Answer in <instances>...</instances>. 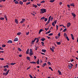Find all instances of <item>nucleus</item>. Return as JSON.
<instances>
[{
  "label": "nucleus",
  "mask_w": 78,
  "mask_h": 78,
  "mask_svg": "<svg viewBox=\"0 0 78 78\" xmlns=\"http://www.w3.org/2000/svg\"><path fill=\"white\" fill-rule=\"evenodd\" d=\"M51 18V21H52L53 20V17H51V16H50L48 18L47 22L46 23V25H48V24L50 21V19Z\"/></svg>",
  "instance_id": "nucleus-1"
},
{
  "label": "nucleus",
  "mask_w": 78,
  "mask_h": 78,
  "mask_svg": "<svg viewBox=\"0 0 78 78\" xmlns=\"http://www.w3.org/2000/svg\"><path fill=\"white\" fill-rule=\"evenodd\" d=\"M41 13H44L46 12V9H41Z\"/></svg>",
  "instance_id": "nucleus-2"
},
{
  "label": "nucleus",
  "mask_w": 78,
  "mask_h": 78,
  "mask_svg": "<svg viewBox=\"0 0 78 78\" xmlns=\"http://www.w3.org/2000/svg\"><path fill=\"white\" fill-rule=\"evenodd\" d=\"M29 55L30 56H32V55H33V50L32 49H30V52H29Z\"/></svg>",
  "instance_id": "nucleus-3"
},
{
  "label": "nucleus",
  "mask_w": 78,
  "mask_h": 78,
  "mask_svg": "<svg viewBox=\"0 0 78 78\" xmlns=\"http://www.w3.org/2000/svg\"><path fill=\"white\" fill-rule=\"evenodd\" d=\"M9 69H8V70L7 71L6 73H3V74L4 75V76H7L8 74L9 73Z\"/></svg>",
  "instance_id": "nucleus-4"
},
{
  "label": "nucleus",
  "mask_w": 78,
  "mask_h": 78,
  "mask_svg": "<svg viewBox=\"0 0 78 78\" xmlns=\"http://www.w3.org/2000/svg\"><path fill=\"white\" fill-rule=\"evenodd\" d=\"M25 19H24V18H22L21 21H20V23H23V22H25Z\"/></svg>",
  "instance_id": "nucleus-5"
},
{
  "label": "nucleus",
  "mask_w": 78,
  "mask_h": 78,
  "mask_svg": "<svg viewBox=\"0 0 78 78\" xmlns=\"http://www.w3.org/2000/svg\"><path fill=\"white\" fill-rule=\"evenodd\" d=\"M36 38H35L34 39V40H32V41H31V44H34V43L35 41H36Z\"/></svg>",
  "instance_id": "nucleus-6"
},
{
  "label": "nucleus",
  "mask_w": 78,
  "mask_h": 78,
  "mask_svg": "<svg viewBox=\"0 0 78 78\" xmlns=\"http://www.w3.org/2000/svg\"><path fill=\"white\" fill-rule=\"evenodd\" d=\"M70 25H71L70 23H68L67 24V27H70Z\"/></svg>",
  "instance_id": "nucleus-7"
},
{
  "label": "nucleus",
  "mask_w": 78,
  "mask_h": 78,
  "mask_svg": "<svg viewBox=\"0 0 78 78\" xmlns=\"http://www.w3.org/2000/svg\"><path fill=\"white\" fill-rule=\"evenodd\" d=\"M72 16H73V17H76V15L75 13H72Z\"/></svg>",
  "instance_id": "nucleus-8"
},
{
  "label": "nucleus",
  "mask_w": 78,
  "mask_h": 78,
  "mask_svg": "<svg viewBox=\"0 0 78 78\" xmlns=\"http://www.w3.org/2000/svg\"><path fill=\"white\" fill-rule=\"evenodd\" d=\"M33 7H35V8H37V5H35V4H33Z\"/></svg>",
  "instance_id": "nucleus-9"
},
{
  "label": "nucleus",
  "mask_w": 78,
  "mask_h": 78,
  "mask_svg": "<svg viewBox=\"0 0 78 78\" xmlns=\"http://www.w3.org/2000/svg\"><path fill=\"white\" fill-rule=\"evenodd\" d=\"M29 49H27V50L26 53V54H28L29 53Z\"/></svg>",
  "instance_id": "nucleus-10"
},
{
  "label": "nucleus",
  "mask_w": 78,
  "mask_h": 78,
  "mask_svg": "<svg viewBox=\"0 0 78 78\" xmlns=\"http://www.w3.org/2000/svg\"><path fill=\"white\" fill-rule=\"evenodd\" d=\"M7 43H12V40H8V41Z\"/></svg>",
  "instance_id": "nucleus-11"
},
{
  "label": "nucleus",
  "mask_w": 78,
  "mask_h": 78,
  "mask_svg": "<svg viewBox=\"0 0 78 78\" xmlns=\"http://www.w3.org/2000/svg\"><path fill=\"white\" fill-rule=\"evenodd\" d=\"M18 38H17V37H16V38H15L14 40V41H18Z\"/></svg>",
  "instance_id": "nucleus-12"
},
{
  "label": "nucleus",
  "mask_w": 78,
  "mask_h": 78,
  "mask_svg": "<svg viewBox=\"0 0 78 78\" xmlns=\"http://www.w3.org/2000/svg\"><path fill=\"white\" fill-rule=\"evenodd\" d=\"M45 40V38H42L41 39V40H42V41H43V42H44V40Z\"/></svg>",
  "instance_id": "nucleus-13"
},
{
  "label": "nucleus",
  "mask_w": 78,
  "mask_h": 78,
  "mask_svg": "<svg viewBox=\"0 0 78 78\" xmlns=\"http://www.w3.org/2000/svg\"><path fill=\"white\" fill-rule=\"evenodd\" d=\"M36 43H38V42H39V39H38V38H36Z\"/></svg>",
  "instance_id": "nucleus-14"
},
{
  "label": "nucleus",
  "mask_w": 78,
  "mask_h": 78,
  "mask_svg": "<svg viewBox=\"0 0 78 78\" xmlns=\"http://www.w3.org/2000/svg\"><path fill=\"white\" fill-rule=\"evenodd\" d=\"M46 65H47V63H43V65H42V66H43V67H44Z\"/></svg>",
  "instance_id": "nucleus-15"
},
{
  "label": "nucleus",
  "mask_w": 78,
  "mask_h": 78,
  "mask_svg": "<svg viewBox=\"0 0 78 78\" xmlns=\"http://www.w3.org/2000/svg\"><path fill=\"white\" fill-rule=\"evenodd\" d=\"M14 2H15V3H16V4H17L19 3L18 1H17V0H16Z\"/></svg>",
  "instance_id": "nucleus-16"
},
{
  "label": "nucleus",
  "mask_w": 78,
  "mask_h": 78,
  "mask_svg": "<svg viewBox=\"0 0 78 78\" xmlns=\"http://www.w3.org/2000/svg\"><path fill=\"white\" fill-rule=\"evenodd\" d=\"M61 35V33H58V39L59 38V36H60Z\"/></svg>",
  "instance_id": "nucleus-17"
},
{
  "label": "nucleus",
  "mask_w": 78,
  "mask_h": 78,
  "mask_svg": "<svg viewBox=\"0 0 78 78\" xmlns=\"http://www.w3.org/2000/svg\"><path fill=\"white\" fill-rule=\"evenodd\" d=\"M4 17L5 18L6 20H8L7 16H6V15H4Z\"/></svg>",
  "instance_id": "nucleus-18"
},
{
  "label": "nucleus",
  "mask_w": 78,
  "mask_h": 78,
  "mask_svg": "<svg viewBox=\"0 0 78 78\" xmlns=\"http://www.w3.org/2000/svg\"><path fill=\"white\" fill-rule=\"evenodd\" d=\"M30 63H32V64H36V62H30Z\"/></svg>",
  "instance_id": "nucleus-19"
},
{
  "label": "nucleus",
  "mask_w": 78,
  "mask_h": 78,
  "mask_svg": "<svg viewBox=\"0 0 78 78\" xmlns=\"http://www.w3.org/2000/svg\"><path fill=\"white\" fill-rule=\"evenodd\" d=\"M21 32H18L17 34V35H21Z\"/></svg>",
  "instance_id": "nucleus-20"
},
{
  "label": "nucleus",
  "mask_w": 78,
  "mask_h": 78,
  "mask_svg": "<svg viewBox=\"0 0 78 78\" xmlns=\"http://www.w3.org/2000/svg\"><path fill=\"white\" fill-rule=\"evenodd\" d=\"M19 3L21 5H22L23 3V2H22V1H20Z\"/></svg>",
  "instance_id": "nucleus-21"
},
{
  "label": "nucleus",
  "mask_w": 78,
  "mask_h": 78,
  "mask_svg": "<svg viewBox=\"0 0 78 78\" xmlns=\"http://www.w3.org/2000/svg\"><path fill=\"white\" fill-rule=\"evenodd\" d=\"M42 31H43V30L42 29H41V30H40L39 32V34H40V33H41V32H42Z\"/></svg>",
  "instance_id": "nucleus-22"
},
{
  "label": "nucleus",
  "mask_w": 78,
  "mask_h": 78,
  "mask_svg": "<svg viewBox=\"0 0 78 78\" xmlns=\"http://www.w3.org/2000/svg\"><path fill=\"white\" fill-rule=\"evenodd\" d=\"M15 23H18V20H17V19H15Z\"/></svg>",
  "instance_id": "nucleus-23"
},
{
  "label": "nucleus",
  "mask_w": 78,
  "mask_h": 78,
  "mask_svg": "<svg viewBox=\"0 0 78 78\" xmlns=\"http://www.w3.org/2000/svg\"><path fill=\"white\" fill-rule=\"evenodd\" d=\"M66 38L67 39V40H68V41H69V39L68 37L67 36V35L66 36Z\"/></svg>",
  "instance_id": "nucleus-24"
},
{
  "label": "nucleus",
  "mask_w": 78,
  "mask_h": 78,
  "mask_svg": "<svg viewBox=\"0 0 78 78\" xmlns=\"http://www.w3.org/2000/svg\"><path fill=\"white\" fill-rule=\"evenodd\" d=\"M58 73L59 74V75L62 74V73L61 72L60 70H58Z\"/></svg>",
  "instance_id": "nucleus-25"
},
{
  "label": "nucleus",
  "mask_w": 78,
  "mask_h": 78,
  "mask_svg": "<svg viewBox=\"0 0 78 78\" xmlns=\"http://www.w3.org/2000/svg\"><path fill=\"white\" fill-rule=\"evenodd\" d=\"M0 20H4V17H1L0 18Z\"/></svg>",
  "instance_id": "nucleus-26"
},
{
  "label": "nucleus",
  "mask_w": 78,
  "mask_h": 78,
  "mask_svg": "<svg viewBox=\"0 0 78 78\" xmlns=\"http://www.w3.org/2000/svg\"><path fill=\"white\" fill-rule=\"evenodd\" d=\"M55 1V0H50V2L51 3H54V2Z\"/></svg>",
  "instance_id": "nucleus-27"
},
{
  "label": "nucleus",
  "mask_w": 78,
  "mask_h": 78,
  "mask_svg": "<svg viewBox=\"0 0 78 78\" xmlns=\"http://www.w3.org/2000/svg\"><path fill=\"white\" fill-rule=\"evenodd\" d=\"M27 59H28V60H30V56H27Z\"/></svg>",
  "instance_id": "nucleus-28"
},
{
  "label": "nucleus",
  "mask_w": 78,
  "mask_h": 78,
  "mask_svg": "<svg viewBox=\"0 0 78 78\" xmlns=\"http://www.w3.org/2000/svg\"><path fill=\"white\" fill-rule=\"evenodd\" d=\"M56 43L58 45H60L61 44L60 42H56Z\"/></svg>",
  "instance_id": "nucleus-29"
},
{
  "label": "nucleus",
  "mask_w": 78,
  "mask_h": 78,
  "mask_svg": "<svg viewBox=\"0 0 78 78\" xmlns=\"http://www.w3.org/2000/svg\"><path fill=\"white\" fill-rule=\"evenodd\" d=\"M68 67H69V69H71L72 67V66L71 65V64H70V65H69Z\"/></svg>",
  "instance_id": "nucleus-30"
},
{
  "label": "nucleus",
  "mask_w": 78,
  "mask_h": 78,
  "mask_svg": "<svg viewBox=\"0 0 78 78\" xmlns=\"http://www.w3.org/2000/svg\"><path fill=\"white\" fill-rule=\"evenodd\" d=\"M64 36H65V37H67V34H66V33H64Z\"/></svg>",
  "instance_id": "nucleus-31"
},
{
  "label": "nucleus",
  "mask_w": 78,
  "mask_h": 78,
  "mask_svg": "<svg viewBox=\"0 0 78 78\" xmlns=\"http://www.w3.org/2000/svg\"><path fill=\"white\" fill-rule=\"evenodd\" d=\"M70 6H74L75 5L74 3H71V4H70Z\"/></svg>",
  "instance_id": "nucleus-32"
},
{
  "label": "nucleus",
  "mask_w": 78,
  "mask_h": 78,
  "mask_svg": "<svg viewBox=\"0 0 78 78\" xmlns=\"http://www.w3.org/2000/svg\"><path fill=\"white\" fill-rule=\"evenodd\" d=\"M41 43H42V46H44V42H43V41H42V42H41Z\"/></svg>",
  "instance_id": "nucleus-33"
},
{
  "label": "nucleus",
  "mask_w": 78,
  "mask_h": 78,
  "mask_svg": "<svg viewBox=\"0 0 78 78\" xmlns=\"http://www.w3.org/2000/svg\"><path fill=\"white\" fill-rule=\"evenodd\" d=\"M39 59H38V60L37 62V64H39Z\"/></svg>",
  "instance_id": "nucleus-34"
},
{
  "label": "nucleus",
  "mask_w": 78,
  "mask_h": 78,
  "mask_svg": "<svg viewBox=\"0 0 78 78\" xmlns=\"http://www.w3.org/2000/svg\"><path fill=\"white\" fill-rule=\"evenodd\" d=\"M16 63H11V65L13 66V65H15V64H16Z\"/></svg>",
  "instance_id": "nucleus-35"
},
{
  "label": "nucleus",
  "mask_w": 78,
  "mask_h": 78,
  "mask_svg": "<svg viewBox=\"0 0 78 78\" xmlns=\"http://www.w3.org/2000/svg\"><path fill=\"white\" fill-rule=\"evenodd\" d=\"M66 30H67V28H66V27H65V29L63 30V32H66Z\"/></svg>",
  "instance_id": "nucleus-36"
},
{
  "label": "nucleus",
  "mask_w": 78,
  "mask_h": 78,
  "mask_svg": "<svg viewBox=\"0 0 78 78\" xmlns=\"http://www.w3.org/2000/svg\"><path fill=\"white\" fill-rule=\"evenodd\" d=\"M50 32H51V30H49L48 32H46V33H45L46 34H48V33H50Z\"/></svg>",
  "instance_id": "nucleus-37"
},
{
  "label": "nucleus",
  "mask_w": 78,
  "mask_h": 78,
  "mask_svg": "<svg viewBox=\"0 0 78 78\" xmlns=\"http://www.w3.org/2000/svg\"><path fill=\"white\" fill-rule=\"evenodd\" d=\"M52 26H54V27H55V21H54V22H53L52 23Z\"/></svg>",
  "instance_id": "nucleus-38"
},
{
  "label": "nucleus",
  "mask_w": 78,
  "mask_h": 78,
  "mask_svg": "<svg viewBox=\"0 0 78 78\" xmlns=\"http://www.w3.org/2000/svg\"><path fill=\"white\" fill-rule=\"evenodd\" d=\"M30 2H28L27 3H26V5H29V4H30Z\"/></svg>",
  "instance_id": "nucleus-39"
},
{
  "label": "nucleus",
  "mask_w": 78,
  "mask_h": 78,
  "mask_svg": "<svg viewBox=\"0 0 78 78\" xmlns=\"http://www.w3.org/2000/svg\"><path fill=\"white\" fill-rule=\"evenodd\" d=\"M50 49L51 50V51H52V52H54V50H53V48H52H52H50Z\"/></svg>",
  "instance_id": "nucleus-40"
},
{
  "label": "nucleus",
  "mask_w": 78,
  "mask_h": 78,
  "mask_svg": "<svg viewBox=\"0 0 78 78\" xmlns=\"http://www.w3.org/2000/svg\"><path fill=\"white\" fill-rule=\"evenodd\" d=\"M18 50L19 51H22V50L21 49H20V48H18Z\"/></svg>",
  "instance_id": "nucleus-41"
},
{
  "label": "nucleus",
  "mask_w": 78,
  "mask_h": 78,
  "mask_svg": "<svg viewBox=\"0 0 78 78\" xmlns=\"http://www.w3.org/2000/svg\"><path fill=\"white\" fill-rule=\"evenodd\" d=\"M45 16H43L42 17H41V20H44V19H45Z\"/></svg>",
  "instance_id": "nucleus-42"
},
{
  "label": "nucleus",
  "mask_w": 78,
  "mask_h": 78,
  "mask_svg": "<svg viewBox=\"0 0 78 78\" xmlns=\"http://www.w3.org/2000/svg\"><path fill=\"white\" fill-rule=\"evenodd\" d=\"M42 52H46V50H42Z\"/></svg>",
  "instance_id": "nucleus-43"
},
{
  "label": "nucleus",
  "mask_w": 78,
  "mask_h": 78,
  "mask_svg": "<svg viewBox=\"0 0 78 78\" xmlns=\"http://www.w3.org/2000/svg\"><path fill=\"white\" fill-rule=\"evenodd\" d=\"M45 1L44 0H42V1H41V3H45Z\"/></svg>",
  "instance_id": "nucleus-44"
},
{
  "label": "nucleus",
  "mask_w": 78,
  "mask_h": 78,
  "mask_svg": "<svg viewBox=\"0 0 78 78\" xmlns=\"http://www.w3.org/2000/svg\"><path fill=\"white\" fill-rule=\"evenodd\" d=\"M49 69H51L52 71H53V69H52V68L51 67H49Z\"/></svg>",
  "instance_id": "nucleus-45"
},
{
  "label": "nucleus",
  "mask_w": 78,
  "mask_h": 78,
  "mask_svg": "<svg viewBox=\"0 0 78 78\" xmlns=\"http://www.w3.org/2000/svg\"><path fill=\"white\" fill-rule=\"evenodd\" d=\"M2 1L5 2V0H0V2H2Z\"/></svg>",
  "instance_id": "nucleus-46"
},
{
  "label": "nucleus",
  "mask_w": 78,
  "mask_h": 78,
  "mask_svg": "<svg viewBox=\"0 0 78 78\" xmlns=\"http://www.w3.org/2000/svg\"><path fill=\"white\" fill-rule=\"evenodd\" d=\"M2 47H5V46H6V45H5V44H3V45L2 46Z\"/></svg>",
  "instance_id": "nucleus-47"
},
{
  "label": "nucleus",
  "mask_w": 78,
  "mask_h": 78,
  "mask_svg": "<svg viewBox=\"0 0 78 78\" xmlns=\"http://www.w3.org/2000/svg\"><path fill=\"white\" fill-rule=\"evenodd\" d=\"M29 76L30 77V78H33L32 76L31 75V74H30V75H29Z\"/></svg>",
  "instance_id": "nucleus-48"
},
{
  "label": "nucleus",
  "mask_w": 78,
  "mask_h": 78,
  "mask_svg": "<svg viewBox=\"0 0 78 78\" xmlns=\"http://www.w3.org/2000/svg\"><path fill=\"white\" fill-rule=\"evenodd\" d=\"M48 19L47 18H45V19L44 20V21H47V20H48Z\"/></svg>",
  "instance_id": "nucleus-49"
},
{
  "label": "nucleus",
  "mask_w": 78,
  "mask_h": 78,
  "mask_svg": "<svg viewBox=\"0 0 78 78\" xmlns=\"http://www.w3.org/2000/svg\"><path fill=\"white\" fill-rule=\"evenodd\" d=\"M52 35H53V34H49L48 35V36H52Z\"/></svg>",
  "instance_id": "nucleus-50"
},
{
  "label": "nucleus",
  "mask_w": 78,
  "mask_h": 78,
  "mask_svg": "<svg viewBox=\"0 0 78 78\" xmlns=\"http://www.w3.org/2000/svg\"><path fill=\"white\" fill-rule=\"evenodd\" d=\"M56 28H57V30H58V25H56Z\"/></svg>",
  "instance_id": "nucleus-51"
},
{
  "label": "nucleus",
  "mask_w": 78,
  "mask_h": 78,
  "mask_svg": "<svg viewBox=\"0 0 78 78\" xmlns=\"http://www.w3.org/2000/svg\"><path fill=\"white\" fill-rule=\"evenodd\" d=\"M48 64H49V65H51V63H50V62H48Z\"/></svg>",
  "instance_id": "nucleus-52"
},
{
  "label": "nucleus",
  "mask_w": 78,
  "mask_h": 78,
  "mask_svg": "<svg viewBox=\"0 0 78 78\" xmlns=\"http://www.w3.org/2000/svg\"><path fill=\"white\" fill-rule=\"evenodd\" d=\"M57 20H55L54 21V23H55L56 24L57 23Z\"/></svg>",
  "instance_id": "nucleus-53"
},
{
  "label": "nucleus",
  "mask_w": 78,
  "mask_h": 78,
  "mask_svg": "<svg viewBox=\"0 0 78 78\" xmlns=\"http://www.w3.org/2000/svg\"><path fill=\"white\" fill-rule=\"evenodd\" d=\"M0 49H1V50H3V48H2V47H1V46H0Z\"/></svg>",
  "instance_id": "nucleus-54"
},
{
  "label": "nucleus",
  "mask_w": 78,
  "mask_h": 78,
  "mask_svg": "<svg viewBox=\"0 0 78 78\" xmlns=\"http://www.w3.org/2000/svg\"><path fill=\"white\" fill-rule=\"evenodd\" d=\"M38 49V46H37V47H36V48H35L36 50H37V49Z\"/></svg>",
  "instance_id": "nucleus-55"
},
{
  "label": "nucleus",
  "mask_w": 78,
  "mask_h": 78,
  "mask_svg": "<svg viewBox=\"0 0 78 78\" xmlns=\"http://www.w3.org/2000/svg\"><path fill=\"white\" fill-rule=\"evenodd\" d=\"M4 71H7V68H5V69H4Z\"/></svg>",
  "instance_id": "nucleus-56"
},
{
  "label": "nucleus",
  "mask_w": 78,
  "mask_h": 78,
  "mask_svg": "<svg viewBox=\"0 0 78 78\" xmlns=\"http://www.w3.org/2000/svg\"><path fill=\"white\" fill-rule=\"evenodd\" d=\"M67 6H68V7H69V8H70V5L69 4H67Z\"/></svg>",
  "instance_id": "nucleus-57"
},
{
  "label": "nucleus",
  "mask_w": 78,
  "mask_h": 78,
  "mask_svg": "<svg viewBox=\"0 0 78 78\" xmlns=\"http://www.w3.org/2000/svg\"><path fill=\"white\" fill-rule=\"evenodd\" d=\"M0 59H1V60H4V58H0Z\"/></svg>",
  "instance_id": "nucleus-58"
},
{
  "label": "nucleus",
  "mask_w": 78,
  "mask_h": 78,
  "mask_svg": "<svg viewBox=\"0 0 78 78\" xmlns=\"http://www.w3.org/2000/svg\"><path fill=\"white\" fill-rule=\"evenodd\" d=\"M74 37L73 35H73H72V40H74Z\"/></svg>",
  "instance_id": "nucleus-59"
},
{
  "label": "nucleus",
  "mask_w": 78,
  "mask_h": 78,
  "mask_svg": "<svg viewBox=\"0 0 78 78\" xmlns=\"http://www.w3.org/2000/svg\"><path fill=\"white\" fill-rule=\"evenodd\" d=\"M31 68V66H29V67H27V69H30Z\"/></svg>",
  "instance_id": "nucleus-60"
},
{
  "label": "nucleus",
  "mask_w": 78,
  "mask_h": 78,
  "mask_svg": "<svg viewBox=\"0 0 78 78\" xmlns=\"http://www.w3.org/2000/svg\"><path fill=\"white\" fill-rule=\"evenodd\" d=\"M49 28H45V30H46V31H47V30H49Z\"/></svg>",
  "instance_id": "nucleus-61"
},
{
  "label": "nucleus",
  "mask_w": 78,
  "mask_h": 78,
  "mask_svg": "<svg viewBox=\"0 0 78 78\" xmlns=\"http://www.w3.org/2000/svg\"><path fill=\"white\" fill-rule=\"evenodd\" d=\"M52 48H53V50H54V49H55V46H52Z\"/></svg>",
  "instance_id": "nucleus-62"
},
{
  "label": "nucleus",
  "mask_w": 78,
  "mask_h": 78,
  "mask_svg": "<svg viewBox=\"0 0 78 78\" xmlns=\"http://www.w3.org/2000/svg\"><path fill=\"white\" fill-rule=\"evenodd\" d=\"M37 5L39 6H41V5L40 4H39V3H37Z\"/></svg>",
  "instance_id": "nucleus-63"
},
{
  "label": "nucleus",
  "mask_w": 78,
  "mask_h": 78,
  "mask_svg": "<svg viewBox=\"0 0 78 78\" xmlns=\"http://www.w3.org/2000/svg\"><path fill=\"white\" fill-rule=\"evenodd\" d=\"M27 0H23V2H27Z\"/></svg>",
  "instance_id": "nucleus-64"
}]
</instances>
